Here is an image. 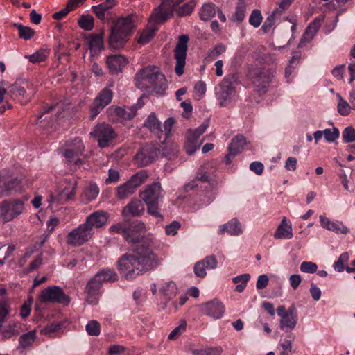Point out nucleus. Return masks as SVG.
Returning <instances> with one entry per match:
<instances>
[{"instance_id":"1","label":"nucleus","mask_w":355,"mask_h":355,"mask_svg":"<svg viewBox=\"0 0 355 355\" xmlns=\"http://www.w3.org/2000/svg\"><path fill=\"white\" fill-rule=\"evenodd\" d=\"M110 230L122 235L133 245L134 254L125 253L118 260V269L126 279L135 278L141 272L155 268L157 256L154 253V239L146 234L144 223H114Z\"/></svg>"},{"instance_id":"2","label":"nucleus","mask_w":355,"mask_h":355,"mask_svg":"<svg viewBox=\"0 0 355 355\" xmlns=\"http://www.w3.org/2000/svg\"><path fill=\"white\" fill-rule=\"evenodd\" d=\"M211 164L199 167L193 180L186 184L177 198L180 204L196 211L209 205L214 199Z\"/></svg>"},{"instance_id":"3","label":"nucleus","mask_w":355,"mask_h":355,"mask_svg":"<svg viewBox=\"0 0 355 355\" xmlns=\"http://www.w3.org/2000/svg\"><path fill=\"white\" fill-rule=\"evenodd\" d=\"M135 19L133 15H129L113 21L108 37V45L110 49H120L125 46L136 28Z\"/></svg>"},{"instance_id":"4","label":"nucleus","mask_w":355,"mask_h":355,"mask_svg":"<svg viewBox=\"0 0 355 355\" xmlns=\"http://www.w3.org/2000/svg\"><path fill=\"white\" fill-rule=\"evenodd\" d=\"M135 86L141 90L153 88L157 93L162 94L166 89V78L157 68L148 67L136 73Z\"/></svg>"},{"instance_id":"5","label":"nucleus","mask_w":355,"mask_h":355,"mask_svg":"<svg viewBox=\"0 0 355 355\" xmlns=\"http://www.w3.org/2000/svg\"><path fill=\"white\" fill-rule=\"evenodd\" d=\"M116 273L109 268L103 269L97 272L87 284L85 293V300L89 304H96L98 302L99 290L103 282H114L117 280Z\"/></svg>"},{"instance_id":"6","label":"nucleus","mask_w":355,"mask_h":355,"mask_svg":"<svg viewBox=\"0 0 355 355\" xmlns=\"http://www.w3.org/2000/svg\"><path fill=\"white\" fill-rule=\"evenodd\" d=\"M162 188L159 182L146 185L139 192V197L147 205L148 213L157 220H162L163 216L159 213V200L162 198Z\"/></svg>"},{"instance_id":"7","label":"nucleus","mask_w":355,"mask_h":355,"mask_svg":"<svg viewBox=\"0 0 355 355\" xmlns=\"http://www.w3.org/2000/svg\"><path fill=\"white\" fill-rule=\"evenodd\" d=\"M148 177V173L146 170H141L133 174L126 182L116 187L115 197L119 200L127 199L146 182Z\"/></svg>"},{"instance_id":"8","label":"nucleus","mask_w":355,"mask_h":355,"mask_svg":"<svg viewBox=\"0 0 355 355\" xmlns=\"http://www.w3.org/2000/svg\"><path fill=\"white\" fill-rule=\"evenodd\" d=\"M90 135L97 141L101 148L108 147L117 137L112 126L105 122L98 123L93 128Z\"/></svg>"},{"instance_id":"9","label":"nucleus","mask_w":355,"mask_h":355,"mask_svg":"<svg viewBox=\"0 0 355 355\" xmlns=\"http://www.w3.org/2000/svg\"><path fill=\"white\" fill-rule=\"evenodd\" d=\"M184 0H164L156 8L150 16V21L153 26L164 23L173 15L175 8Z\"/></svg>"},{"instance_id":"10","label":"nucleus","mask_w":355,"mask_h":355,"mask_svg":"<svg viewBox=\"0 0 355 355\" xmlns=\"http://www.w3.org/2000/svg\"><path fill=\"white\" fill-rule=\"evenodd\" d=\"M105 223H81L77 228L71 231L67 236L69 245L79 246L89 240L92 235V227H101Z\"/></svg>"},{"instance_id":"11","label":"nucleus","mask_w":355,"mask_h":355,"mask_svg":"<svg viewBox=\"0 0 355 355\" xmlns=\"http://www.w3.org/2000/svg\"><path fill=\"white\" fill-rule=\"evenodd\" d=\"M113 92L107 88H103L94 98L89 106V119L94 120L101 112L107 106L113 98Z\"/></svg>"},{"instance_id":"12","label":"nucleus","mask_w":355,"mask_h":355,"mask_svg":"<svg viewBox=\"0 0 355 355\" xmlns=\"http://www.w3.org/2000/svg\"><path fill=\"white\" fill-rule=\"evenodd\" d=\"M63 110L58 105H52L45 108L44 111L39 114L35 121L36 123L43 130L53 128L57 120L62 116Z\"/></svg>"},{"instance_id":"13","label":"nucleus","mask_w":355,"mask_h":355,"mask_svg":"<svg viewBox=\"0 0 355 355\" xmlns=\"http://www.w3.org/2000/svg\"><path fill=\"white\" fill-rule=\"evenodd\" d=\"M189 40V37L187 35L179 36L174 49V58L175 60V71L178 76H181L184 73Z\"/></svg>"},{"instance_id":"14","label":"nucleus","mask_w":355,"mask_h":355,"mask_svg":"<svg viewBox=\"0 0 355 355\" xmlns=\"http://www.w3.org/2000/svg\"><path fill=\"white\" fill-rule=\"evenodd\" d=\"M275 71L272 69L258 68L251 71L249 76L259 93H265L274 77Z\"/></svg>"},{"instance_id":"15","label":"nucleus","mask_w":355,"mask_h":355,"mask_svg":"<svg viewBox=\"0 0 355 355\" xmlns=\"http://www.w3.org/2000/svg\"><path fill=\"white\" fill-rule=\"evenodd\" d=\"M40 301L42 302L58 303L68 305L70 303L71 298L64 293L62 288L58 286H52L42 291Z\"/></svg>"},{"instance_id":"16","label":"nucleus","mask_w":355,"mask_h":355,"mask_svg":"<svg viewBox=\"0 0 355 355\" xmlns=\"http://www.w3.org/2000/svg\"><path fill=\"white\" fill-rule=\"evenodd\" d=\"M175 123V119L172 117L168 118L163 127L162 126V140L159 141L160 143V148L162 149V154L168 159H171L177 153V145L171 144L169 149H167V140L169 139L171 135V128Z\"/></svg>"},{"instance_id":"17","label":"nucleus","mask_w":355,"mask_h":355,"mask_svg":"<svg viewBox=\"0 0 355 355\" xmlns=\"http://www.w3.org/2000/svg\"><path fill=\"white\" fill-rule=\"evenodd\" d=\"M161 151H162V149L160 148V144L159 147L153 144H146L137 153L135 160L139 166H146L151 164L161 153Z\"/></svg>"},{"instance_id":"18","label":"nucleus","mask_w":355,"mask_h":355,"mask_svg":"<svg viewBox=\"0 0 355 355\" xmlns=\"http://www.w3.org/2000/svg\"><path fill=\"white\" fill-rule=\"evenodd\" d=\"M24 210V203L19 200H5L0 203V214L8 220L15 219Z\"/></svg>"},{"instance_id":"19","label":"nucleus","mask_w":355,"mask_h":355,"mask_svg":"<svg viewBox=\"0 0 355 355\" xmlns=\"http://www.w3.org/2000/svg\"><path fill=\"white\" fill-rule=\"evenodd\" d=\"M137 111L136 106L128 107L127 109L119 106H110L107 109V116L110 120L114 122H119L125 120H130Z\"/></svg>"},{"instance_id":"20","label":"nucleus","mask_w":355,"mask_h":355,"mask_svg":"<svg viewBox=\"0 0 355 355\" xmlns=\"http://www.w3.org/2000/svg\"><path fill=\"white\" fill-rule=\"evenodd\" d=\"M199 307L202 314L214 320L220 319L223 316L225 310L223 304L216 299L203 303Z\"/></svg>"},{"instance_id":"21","label":"nucleus","mask_w":355,"mask_h":355,"mask_svg":"<svg viewBox=\"0 0 355 355\" xmlns=\"http://www.w3.org/2000/svg\"><path fill=\"white\" fill-rule=\"evenodd\" d=\"M22 189L21 181L17 177H10L8 179L2 177L0 179V198L8 196L12 193H20Z\"/></svg>"},{"instance_id":"22","label":"nucleus","mask_w":355,"mask_h":355,"mask_svg":"<svg viewBox=\"0 0 355 355\" xmlns=\"http://www.w3.org/2000/svg\"><path fill=\"white\" fill-rule=\"evenodd\" d=\"M217 265L218 261L214 255L207 256L195 263L193 271L198 277L203 278L207 275L206 270L215 269Z\"/></svg>"},{"instance_id":"23","label":"nucleus","mask_w":355,"mask_h":355,"mask_svg":"<svg viewBox=\"0 0 355 355\" xmlns=\"http://www.w3.org/2000/svg\"><path fill=\"white\" fill-rule=\"evenodd\" d=\"M66 146L64 155L69 162H72L73 159L82 155L85 149L82 139L78 137L72 141H68Z\"/></svg>"},{"instance_id":"24","label":"nucleus","mask_w":355,"mask_h":355,"mask_svg":"<svg viewBox=\"0 0 355 355\" xmlns=\"http://www.w3.org/2000/svg\"><path fill=\"white\" fill-rule=\"evenodd\" d=\"M235 94V88L232 86L225 85V82H221L216 90V98L221 107L228 105Z\"/></svg>"},{"instance_id":"25","label":"nucleus","mask_w":355,"mask_h":355,"mask_svg":"<svg viewBox=\"0 0 355 355\" xmlns=\"http://www.w3.org/2000/svg\"><path fill=\"white\" fill-rule=\"evenodd\" d=\"M104 35L105 31L102 29L99 33H91L87 37L89 48L92 55H98L105 49Z\"/></svg>"},{"instance_id":"26","label":"nucleus","mask_w":355,"mask_h":355,"mask_svg":"<svg viewBox=\"0 0 355 355\" xmlns=\"http://www.w3.org/2000/svg\"><path fill=\"white\" fill-rule=\"evenodd\" d=\"M145 210L144 204L139 200H132L122 211V215L125 218L140 216Z\"/></svg>"},{"instance_id":"27","label":"nucleus","mask_w":355,"mask_h":355,"mask_svg":"<svg viewBox=\"0 0 355 355\" xmlns=\"http://www.w3.org/2000/svg\"><path fill=\"white\" fill-rule=\"evenodd\" d=\"M128 62L127 58L122 55H110L107 57L106 64L111 73H118Z\"/></svg>"},{"instance_id":"28","label":"nucleus","mask_w":355,"mask_h":355,"mask_svg":"<svg viewBox=\"0 0 355 355\" xmlns=\"http://www.w3.org/2000/svg\"><path fill=\"white\" fill-rule=\"evenodd\" d=\"M100 193V188L98 184L93 182H88L84 187L80 196L81 202L87 204L94 200Z\"/></svg>"},{"instance_id":"29","label":"nucleus","mask_w":355,"mask_h":355,"mask_svg":"<svg viewBox=\"0 0 355 355\" xmlns=\"http://www.w3.org/2000/svg\"><path fill=\"white\" fill-rule=\"evenodd\" d=\"M324 20L323 16H319L314 19V20L309 24L304 33L300 45L303 43L309 42L315 36L317 31L320 28L322 21Z\"/></svg>"},{"instance_id":"30","label":"nucleus","mask_w":355,"mask_h":355,"mask_svg":"<svg viewBox=\"0 0 355 355\" xmlns=\"http://www.w3.org/2000/svg\"><path fill=\"white\" fill-rule=\"evenodd\" d=\"M8 95L21 104H25L30 101V96L27 94L26 89L17 84L12 85L9 88Z\"/></svg>"},{"instance_id":"31","label":"nucleus","mask_w":355,"mask_h":355,"mask_svg":"<svg viewBox=\"0 0 355 355\" xmlns=\"http://www.w3.org/2000/svg\"><path fill=\"white\" fill-rule=\"evenodd\" d=\"M277 315L281 318L280 328L284 330L287 329H293L297 324V318L286 314V308L284 306H279L277 309Z\"/></svg>"},{"instance_id":"32","label":"nucleus","mask_w":355,"mask_h":355,"mask_svg":"<svg viewBox=\"0 0 355 355\" xmlns=\"http://www.w3.org/2000/svg\"><path fill=\"white\" fill-rule=\"evenodd\" d=\"M144 125L150 130L158 139L159 141L162 140V124L157 119L155 113H151L144 122Z\"/></svg>"},{"instance_id":"33","label":"nucleus","mask_w":355,"mask_h":355,"mask_svg":"<svg viewBox=\"0 0 355 355\" xmlns=\"http://www.w3.org/2000/svg\"><path fill=\"white\" fill-rule=\"evenodd\" d=\"M245 144V137L243 135H238L232 139L228 150L234 155H237L241 152Z\"/></svg>"},{"instance_id":"34","label":"nucleus","mask_w":355,"mask_h":355,"mask_svg":"<svg viewBox=\"0 0 355 355\" xmlns=\"http://www.w3.org/2000/svg\"><path fill=\"white\" fill-rule=\"evenodd\" d=\"M277 239H291L293 237L292 227L289 223H280L274 234Z\"/></svg>"},{"instance_id":"35","label":"nucleus","mask_w":355,"mask_h":355,"mask_svg":"<svg viewBox=\"0 0 355 355\" xmlns=\"http://www.w3.org/2000/svg\"><path fill=\"white\" fill-rule=\"evenodd\" d=\"M49 53L50 49L41 48L34 53L25 57L28 59L29 62L36 64L45 61Z\"/></svg>"},{"instance_id":"36","label":"nucleus","mask_w":355,"mask_h":355,"mask_svg":"<svg viewBox=\"0 0 355 355\" xmlns=\"http://www.w3.org/2000/svg\"><path fill=\"white\" fill-rule=\"evenodd\" d=\"M179 5L180 4L175 8V10L178 17H182L192 13L196 6V1L194 0H190L182 6Z\"/></svg>"},{"instance_id":"37","label":"nucleus","mask_w":355,"mask_h":355,"mask_svg":"<svg viewBox=\"0 0 355 355\" xmlns=\"http://www.w3.org/2000/svg\"><path fill=\"white\" fill-rule=\"evenodd\" d=\"M216 7L213 3H205L200 10V17L203 21L210 20L216 15Z\"/></svg>"},{"instance_id":"38","label":"nucleus","mask_w":355,"mask_h":355,"mask_svg":"<svg viewBox=\"0 0 355 355\" xmlns=\"http://www.w3.org/2000/svg\"><path fill=\"white\" fill-rule=\"evenodd\" d=\"M36 339V331L32 330L23 334L19 338V347L23 349L30 347Z\"/></svg>"},{"instance_id":"39","label":"nucleus","mask_w":355,"mask_h":355,"mask_svg":"<svg viewBox=\"0 0 355 355\" xmlns=\"http://www.w3.org/2000/svg\"><path fill=\"white\" fill-rule=\"evenodd\" d=\"M157 29L158 27L155 26L150 28L144 29L140 33L137 42L142 45L148 43L154 37Z\"/></svg>"},{"instance_id":"40","label":"nucleus","mask_w":355,"mask_h":355,"mask_svg":"<svg viewBox=\"0 0 355 355\" xmlns=\"http://www.w3.org/2000/svg\"><path fill=\"white\" fill-rule=\"evenodd\" d=\"M220 233L224 234L225 232L230 235H239L242 232L241 223H223L220 227Z\"/></svg>"},{"instance_id":"41","label":"nucleus","mask_w":355,"mask_h":355,"mask_svg":"<svg viewBox=\"0 0 355 355\" xmlns=\"http://www.w3.org/2000/svg\"><path fill=\"white\" fill-rule=\"evenodd\" d=\"M6 290L4 288L0 289V296H2V299H0V322H2L5 320L6 317L10 311L8 302L5 299Z\"/></svg>"},{"instance_id":"42","label":"nucleus","mask_w":355,"mask_h":355,"mask_svg":"<svg viewBox=\"0 0 355 355\" xmlns=\"http://www.w3.org/2000/svg\"><path fill=\"white\" fill-rule=\"evenodd\" d=\"M246 12V4L243 0H239L236 7L235 13L232 16L234 22H241L243 21Z\"/></svg>"},{"instance_id":"43","label":"nucleus","mask_w":355,"mask_h":355,"mask_svg":"<svg viewBox=\"0 0 355 355\" xmlns=\"http://www.w3.org/2000/svg\"><path fill=\"white\" fill-rule=\"evenodd\" d=\"M159 291L163 295L170 300L176 295L178 288L174 282L169 281L162 286Z\"/></svg>"},{"instance_id":"44","label":"nucleus","mask_w":355,"mask_h":355,"mask_svg":"<svg viewBox=\"0 0 355 355\" xmlns=\"http://www.w3.org/2000/svg\"><path fill=\"white\" fill-rule=\"evenodd\" d=\"M250 279V275L248 273L238 275L232 279V282L237 284L235 291L241 293L246 287L248 282Z\"/></svg>"},{"instance_id":"45","label":"nucleus","mask_w":355,"mask_h":355,"mask_svg":"<svg viewBox=\"0 0 355 355\" xmlns=\"http://www.w3.org/2000/svg\"><path fill=\"white\" fill-rule=\"evenodd\" d=\"M15 26L17 28L19 32V37L24 40H28L31 39L35 31L29 26H26L21 24H15Z\"/></svg>"},{"instance_id":"46","label":"nucleus","mask_w":355,"mask_h":355,"mask_svg":"<svg viewBox=\"0 0 355 355\" xmlns=\"http://www.w3.org/2000/svg\"><path fill=\"white\" fill-rule=\"evenodd\" d=\"M109 219L108 214L103 210H97L89 214L85 222H107Z\"/></svg>"},{"instance_id":"47","label":"nucleus","mask_w":355,"mask_h":355,"mask_svg":"<svg viewBox=\"0 0 355 355\" xmlns=\"http://www.w3.org/2000/svg\"><path fill=\"white\" fill-rule=\"evenodd\" d=\"M78 23L79 26L85 31H92L94 27V19L89 15H82Z\"/></svg>"},{"instance_id":"48","label":"nucleus","mask_w":355,"mask_h":355,"mask_svg":"<svg viewBox=\"0 0 355 355\" xmlns=\"http://www.w3.org/2000/svg\"><path fill=\"white\" fill-rule=\"evenodd\" d=\"M280 16L281 11L278 8H275L272 13L266 18L263 26H261V30L264 33L269 32L272 26L275 24V18Z\"/></svg>"},{"instance_id":"49","label":"nucleus","mask_w":355,"mask_h":355,"mask_svg":"<svg viewBox=\"0 0 355 355\" xmlns=\"http://www.w3.org/2000/svg\"><path fill=\"white\" fill-rule=\"evenodd\" d=\"M322 226L336 234H347L349 232V229L343 223H322Z\"/></svg>"},{"instance_id":"50","label":"nucleus","mask_w":355,"mask_h":355,"mask_svg":"<svg viewBox=\"0 0 355 355\" xmlns=\"http://www.w3.org/2000/svg\"><path fill=\"white\" fill-rule=\"evenodd\" d=\"M349 259V255L347 252L342 253L338 260L334 264V270L338 272L345 270V263H347Z\"/></svg>"},{"instance_id":"51","label":"nucleus","mask_w":355,"mask_h":355,"mask_svg":"<svg viewBox=\"0 0 355 355\" xmlns=\"http://www.w3.org/2000/svg\"><path fill=\"white\" fill-rule=\"evenodd\" d=\"M337 97L339 99L337 106L338 113L344 116L349 115L351 109L350 105L345 101L340 94H337Z\"/></svg>"},{"instance_id":"52","label":"nucleus","mask_w":355,"mask_h":355,"mask_svg":"<svg viewBox=\"0 0 355 355\" xmlns=\"http://www.w3.org/2000/svg\"><path fill=\"white\" fill-rule=\"evenodd\" d=\"M342 138L345 144L355 142V129L352 126L346 127L343 130Z\"/></svg>"},{"instance_id":"53","label":"nucleus","mask_w":355,"mask_h":355,"mask_svg":"<svg viewBox=\"0 0 355 355\" xmlns=\"http://www.w3.org/2000/svg\"><path fill=\"white\" fill-rule=\"evenodd\" d=\"M262 20L263 17L261 11L258 9L253 10L249 18V24L254 28H257L261 25Z\"/></svg>"},{"instance_id":"54","label":"nucleus","mask_w":355,"mask_h":355,"mask_svg":"<svg viewBox=\"0 0 355 355\" xmlns=\"http://www.w3.org/2000/svg\"><path fill=\"white\" fill-rule=\"evenodd\" d=\"M340 131L337 128L334 127L332 129L327 128L324 130V137L325 140L329 143L334 142L339 138Z\"/></svg>"},{"instance_id":"55","label":"nucleus","mask_w":355,"mask_h":355,"mask_svg":"<svg viewBox=\"0 0 355 355\" xmlns=\"http://www.w3.org/2000/svg\"><path fill=\"white\" fill-rule=\"evenodd\" d=\"M85 329L90 336H98L101 333L100 323L96 320H91L86 325Z\"/></svg>"},{"instance_id":"56","label":"nucleus","mask_w":355,"mask_h":355,"mask_svg":"<svg viewBox=\"0 0 355 355\" xmlns=\"http://www.w3.org/2000/svg\"><path fill=\"white\" fill-rule=\"evenodd\" d=\"M120 173L118 170L110 168L108 170L107 178L105 180L104 182L106 185L115 184L120 180Z\"/></svg>"},{"instance_id":"57","label":"nucleus","mask_w":355,"mask_h":355,"mask_svg":"<svg viewBox=\"0 0 355 355\" xmlns=\"http://www.w3.org/2000/svg\"><path fill=\"white\" fill-rule=\"evenodd\" d=\"M62 324L61 322H53L51 324H48L44 328L41 330V334L44 335L51 336L52 334L57 332L61 328Z\"/></svg>"},{"instance_id":"58","label":"nucleus","mask_w":355,"mask_h":355,"mask_svg":"<svg viewBox=\"0 0 355 355\" xmlns=\"http://www.w3.org/2000/svg\"><path fill=\"white\" fill-rule=\"evenodd\" d=\"M317 269V264L312 261H303L300 265V270L305 273H314Z\"/></svg>"},{"instance_id":"59","label":"nucleus","mask_w":355,"mask_h":355,"mask_svg":"<svg viewBox=\"0 0 355 355\" xmlns=\"http://www.w3.org/2000/svg\"><path fill=\"white\" fill-rule=\"evenodd\" d=\"M187 323L185 321L182 322L179 326L176 327L168 335V338L170 340L175 339L184 331H185Z\"/></svg>"},{"instance_id":"60","label":"nucleus","mask_w":355,"mask_h":355,"mask_svg":"<svg viewBox=\"0 0 355 355\" xmlns=\"http://www.w3.org/2000/svg\"><path fill=\"white\" fill-rule=\"evenodd\" d=\"M92 9L98 19L103 21H105V12L107 10L104 8H103L102 5L98 4L97 6H93Z\"/></svg>"},{"instance_id":"61","label":"nucleus","mask_w":355,"mask_h":355,"mask_svg":"<svg viewBox=\"0 0 355 355\" xmlns=\"http://www.w3.org/2000/svg\"><path fill=\"white\" fill-rule=\"evenodd\" d=\"M69 188H65L64 193L68 200L72 199L76 193L77 184L76 181H70Z\"/></svg>"},{"instance_id":"62","label":"nucleus","mask_w":355,"mask_h":355,"mask_svg":"<svg viewBox=\"0 0 355 355\" xmlns=\"http://www.w3.org/2000/svg\"><path fill=\"white\" fill-rule=\"evenodd\" d=\"M263 169L264 166L260 162L255 161L250 164V170L258 175L263 173Z\"/></svg>"},{"instance_id":"63","label":"nucleus","mask_w":355,"mask_h":355,"mask_svg":"<svg viewBox=\"0 0 355 355\" xmlns=\"http://www.w3.org/2000/svg\"><path fill=\"white\" fill-rule=\"evenodd\" d=\"M269 282L268 277L266 275H261L258 277L256 287L258 290L265 288Z\"/></svg>"},{"instance_id":"64","label":"nucleus","mask_w":355,"mask_h":355,"mask_svg":"<svg viewBox=\"0 0 355 355\" xmlns=\"http://www.w3.org/2000/svg\"><path fill=\"white\" fill-rule=\"evenodd\" d=\"M282 351L280 352V355H292V345L291 340H285L281 343Z\"/></svg>"}]
</instances>
